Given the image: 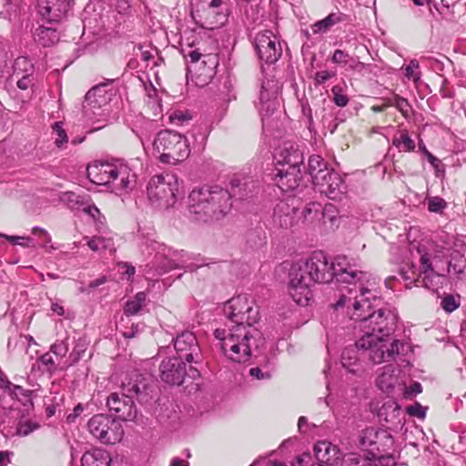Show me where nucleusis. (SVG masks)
Instances as JSON below:
<instances>
[{
	"instance_id": "nucleus-56",
	"label": "nucleus",
	"mask_w": 466,
	"mask_h": 466,
	"mask_svg": "<svg viewBox=\"0 0 466 466\" xmlns=\"http://www.w3.org/2000/svg\"><path fill=\"white\" fill-rule=\"evenodd\" d=\"M419 147L420 149V151L426 156L428 161L431 163V166L433 167H437L440 160L434 157L430 151H428V149L426 148V146L420 142L419 144Z\"/></svg>"
},
{
	"instance_id": "nucleus-64",
	"label": "nucleus",
	"mask_w": 466,
	"mask_h": 466,
	"mask_svg": "<svg viewBox=\"0 0 466 466\" xmlns=\"http://www.w3.org/2000/svg\"><path fill=\"white\" fill-rule=\"evenodd\" d=\"M394 105L398 109H400V111H403V107L407 106L409 105V103H408L407 99L400 97V96H396Z\"/></svg>"
},
{
	"instance_id": "nucleus-21",
	"label": "nucleus",
	"mask_w": 466,
	"mask_h": 466,
	"mask_svg": "<svg viewBox=\"0 0 466 466\" xmlns=\"http://www.w3.org/2000/svg\"><path fill=\"white\" fill-rule=\"evenodd\" d=\"M275 159L277 166L295 170L300 169V165L304 162V156L297 145L284 142L276 153Z\"/></svg>"
},
{
	"instance_id": "nucleus-3",
	"label": "nucleus",
	"mask_w": 466,
	"mask_h": 466,
	"mask_svg": "<svg viewBox=\"0 0 466 466\" xmlns=\"http://www.w3.org/2000/svg\"><path fill=\"white\" fill-rule=\"evenodd\" d=\"M214 336L223 355L235 363L248 362L265 344L262 333L248 325H232L228 330L217 329Z\"/></svg>"
},
{
	"instance_id": "nucleus-61",
	"label": "nucleus",
	"mask_w": 466,
	"mask_h": 466,
	"mask_svg": "<svg viewBox=\"0 0 466 466\" xmlns=\"http://www.w3.org/2000/svg\"><path fill=\"white\" fill-rule=\"evenodd\" d=\"M14 387L15 384L9 381L7 378H0V388L7 391L9 394Z\"/></svg>"
},
{
	"instance_id": "nucleus-26",
	"label": "nucleus",
	"mask_w": 466,
	"mask_h": 466,
	"mask_svg": "<svg viewBox=\"0 0 466 466\" xmlns=\"http://www.w3.org/2000/svg\"><path fill=\"white\" fill-rule=\"evenodd\" d=\"M163 256V260L157 266V271L160 275L178 268H188L193 269L192 265H185L187 262V259H185L187 253L184 250H172L171 248H168L167 253H164Z\"/></svg>"
},
{
	"instance_id": "nucleus-36",
	"label": "nucleus",
	"mask_w": 466,
	"mask_h": 466,
	"mask_svg": "<svg viewBox=\"0 0 466 466\" xmlns=\"http://www.w3.org/2000/svg\"><path fill=\"white\" fill-rule=\"evenodd\" d=\"M85 239L87 240L86 244L89 247V248L93 251H99L102 249H112L114 246L113 240L109 238L96 236L91 238L86 237Z\"/></svg>"
},
{
	"instance_id": "nucleus-5",
	"label": "nucleus",
	"mask_w": 466,
	"mask_h": 466,
	"mask_svg": "<svg viewBox=\"0 0 466 466\" xmlns=\"http://www.w3.org/2000/svg\"><path fill=\"white\" fill-rule=\"evenodd\" d=\"M152 387L143 375L134 373L123 381L121 392H112L106 399L110 411L117 414V420H133L137 417L135 399L141 404H147L150 399Z\"/></svg>"
},
{
	"instance_id": "nucleus-54",
	"label": "nucleus",
	"mask_w": 466,
	"mask_h": 466,
	"mask_svg": "<svg viewBox=\"0 0 466 466\" xmlns=\"http://www.w3.org/2000/svg\"><path fill=\"white\" fill-rule=\"evenodd\" d=\"M39 361L42 363V365L46 367L47 371L52 372L55 370V361L50 352L43 354L40 357Z\"/></svg>"
},
{
	"instance_id": "nucleus-46",
	"label": "nucleus",
	"mask_w": 466,
	"mask_h": 466,
	"mask_svg": "<svg viewBox=\"0 0 466 466\" xmlns=\"http://www.w3.org/2000/svg\"><path fill=\"white\" fill-rule=\"evenodd\" d=\"M459 307L460 302L452 295H447L441 300V308L448 313L453 312Z\"/></svg>"
},
{
	"instance_id": "nucleus-24",
	"label": "nucleus",
	"mask_w": 466,
	"mask_h": 466,
	"mask_svg": "<svg viewBox=\"0 0 466 466\" xmlns=\"http://www.w3.org/2000/svg\"><path fill=\"white\" fill-rule=\"evenodd\" d=\"M317 464L311 466H335L341 459L339 449L329 441H322L314 445Z\"/></svg>"
},
{
	"instance_id": "nucleus-34",
	"label": "nucleus",
	"mask_w": 466,
	"mask_h": 466,
	"mask_svg": "<svg viewBox=\"0 0 466 466\" xmlns=\"http://www.w3.org/2000/svg\"><path fill=\"white\" fill-rule=\"evenodd\" d=\"M35 74V66L26 56H19L15 60L12 76H31Z\"/></svg>"
},
{
	"instance_id": "nucleus-58",
	"label": "nucleus",
	"mask_w": 466,
	"mask_h": 466,
	"mask_svg": "<svg viewBox=\"0 0 466 466\" xmlns=\"http://www.w3.org/2000/svg\"><path fill=\"white\" fill-rule=\"evenodd\" d=\"M84 411V407L82 404H77L73 412L69 413L66 417V420L69 423L75 422L76 419L79 417L82 412Z\"/></svg>"
},
{
	"instance_id": "nucleus-63",
	"label": "nucleus",
	"mask_w": 466,
	"mask_h": 466,
	"mask_svg": "<svg viewBox=\"0 0 466 466\" xmlns=\"http://www.w3.org/2000/svg\"><path fill=\"white\" fill-rule=\"evenodd\" d=\"M385 378L386 374L383 373L381 376L378 379V385L380 389L388 390L389 389H391L393 385L391 383H385Z\"/></svg>"
},
{
	"instance_id": "nucleus-31",
	"label": "nucleus",
	"mask_w": 466,
	"mask_h": 466,
	"mask_svg": "<svg viewBox=\"0 0 466 466\" xmlns=\"http://www.w3.org/2000/svg\"><path fill=\"white\" fill-rule=\"evenodd\" d=\"M345 15L339 13H331L325 18L311 25L312 34H325L332 26L344 21Z\"/></svg>"
},
{
	"instance_id": "nucleus-1",
	"label": "nucleus",
	"mask_w": 466,
	"mask_h": 466,
	"mask_svg": "<svg viewBox=\"0 0 466 466\" xmlns=\"http://www.w3.org/2000/svg\"><path fill=\"white\" fill-rule=\"evenodd\" d=\"M367 273L357 269L348 262L345 256H338L334 261L329 263L327 256L322 251H315L305 260H299L294 263L289 272V293L293 300L300 306H307L312 297L311 287L316 283H329L336 280L338 283H347L353 285V288L347 287L348 294L342 293L339 299L331 305L335 310H339L345 306H352L351 319L353 318V302L356 298L360 299L363 290H368L364 299H369L370 302L379 307L380 299L371 291L363 287V280ZM350 314V311H348Z\"/></svg>"
},
{
	"instance_id": "nucleus-51",
	"label": "nucleus",
	"mask_w": 466,
	"mask_h": 466,
	"mask_svg": "<svg viewBox=\"0 0 466 466\" xmlns=\"http://www.w3.org/2000/svg\"><path fill=\"white\" fill-rule=\"evenodd\" d=\"M422 391V386L420 382L415 381L410 387L404 388V398L410 399L412 396H415Z\"/></svg>"
},
{
	"instance_id": "nucleus-14",
	"label": "nucleus",
	"mask_w": 466,
	"mask_h": 466,
	"mask_svg": "<svg viewBox=\"0 0 466 466\" xmlns=\"http://www.w3.org/2000/svg\"><path fill=\"white\" fill-rule=\"evenodd\" d=\"M222 0H211L203 3H192L191 15L194 20L203 27L214 28L222 25L225 17L220 12Z\"/></svg>"
},
{
	"instance_id": "nucleus-30",
	"label": "nucleus",
	"mask_w": 466,
	"mask_h": 466,
	"mask_svg": "<svg viewBox=\"0 0 466 466\" xmlns=\"http://www.w3.org/2000/svg\"><path fill=\"white\" fill-rule=\"evenodd\" d=\"M449 275H453L457 279L464 278L466 268V258L463 254L458 250H453L448 259Z\"/></svg>"
},
{
	"instance_id": "nucleus-52",
	"label": "nucleus",
	"mask_w": 466,
	"mask_h": 466,
	"mask_svg": "<svg viewBox=\"0 0 466 466\" xmlns=\"http://www.w3.org/2000/svg\"><path fill=\"white\" fill-rule=\"evenodd\" d=\"M407 413L417 418H424L426 411L420 403H415L414 405L407 407Z\"/></svg>"
},
{
	"instance_id": "nucleus-38",
	"label": "nucleus",
	"mask_w": 466,
	"mask_h": 466,
	"mask_svg": "<svg viewBox=\"0 0 466 466\" xmlns=\"http://www.w3.org/2000/svg\"><path fill=\"white\" fill-rule=\"evenodd\" d=\"M304 220L308 223H313L321 218V206L319 203H309L303 209Z\"/></svg>"
},
{
	"instance_id": "nucleus-32",
	"label": "nucleus",
	"mask_w": 466,
	"mask_h": 466,
	"mask_svg": "<svg viewBox=\"0 0 466 466\" xmlns=\"http://www.w3.org/2000/svg\"><path fill=\"white\" fill-rule=\"evenodd\" d=\"M400 275L405 281H409L406 284L409 289L411 287V284L416 286H419V283L422 284L423 274H421V268L418 271L417 267L413 263L402 267L400 270Z\"/></svg>"
},
{
	"instance_id": "nucleus-28",
	"label": "nucleus",
	"mask_w": 466,
	"mask_h": 466,
	"mask_svg": "<svg viewBox=\"0 0 466 466\" xmlns=\"http://www.w3.org/2000/svg\"><path fill=\"white\" fill-rule=\"evenodd\" d=\"M112 458L103 449H92L86 451L81 458L82 466H111Z\"/></svg>"
},
{
	"instance_id": "nucleus-29",
	"label": "nucleus",
	"mask_w": 466,
	"mask_h": 466,
	"mask_svg": "<svg viewBox=\"0 0 466 466\" xmlns=\"http://www.w3.org/2000/svg\"><path fill=\"white\" fill-rule=\"evenodd\" d=\"M332 179L323 195L332 200H341L348 192V186L340 174L333 175Z\"/></svg>"
},
{
	"instance_id": "nucleus-62",
	"label": "nucleus",
	"mask_w": 466,
	"mask_h": 466,
	"mask_svg": "<svg viewBox=\"0 0 466 466\" xmlns=\"http://www.w3.org/2000/svg\"><path fill=\"white\" fill-rule=\"evenodd\" d=\"M138 332H139L138 325L133 324L131 327V329L129 331L124 332L123 336L127 339H132V338H135Z\"/></svg>"
},
{
	"instance_id": "nucleus-55",
	"label": "nucleus",
	"mask_w": 466,
	"mask_h": 466,
	"mask_svg": "<svg viewBox=\"0 0 466 466\" xmlns=\"http://www.w3.org/2000/svg\"><path fill=\"white\" fill-rule=\"evenodd\" d=\"M348 57H349L348 53L344 52L343 50L337 49L333 53L331 61L335 64H346Z\"/></svg>"
},
{
	"instance_id": "nucleus-4",
	"label": "nucleus",
	"mask_w": 466,
	"mask_h": 466,
	"mask_svg": "<svg viewBox=\"0 0 466 466\" xmlns=\"http://www.w3.org/2000/svg\"><path fill=\"white\" fill-rule=\"evenodd\" d=\"M231 208V194L219 187H196L187 198L188 213L192 219L199 222L219 220Z\"/></svg>"
},
{
	"instance_id": "nucleus-16",
	"label": "nucleus",
	"mask_w": 466,
	"mask_h": 466,
	"mask_svg": "<svg viewBox=\"0 0 466 466\" xmlns=\"http://www.w3.org/2000/svg\"><path fill=\"white\" fill-rule=\"evenodd\" d=\"M108 83H102L92 87L86 95L83 108L87 117L100 116L105 111L114 96L113 89H108Z\"/></svg>"
},
{
	"instance_id": "nucleus-43",
	"label": "nucleus",
	"mask_w": 466,
	"mask_h": 466,
	"mask_svg": "<svg viewBox=\"0 0 466 466\" xmlns=\"http://www.w3.org/2000/svg\"><path fill=\"white\" fill-rule=\"evenodd\" d=\"M6 238L13 245H19L24 248H28L33 246V238L30 237H17V236H7L5 234H0V238Z\"/></svg>"
},
{
	"instance_id": "nucleus-57",
	"label": "nucleus",
	"mask_w": 466,
	"mask_h": 466,
	"mask_svg": "<svg viewBox=\"0 0 466 466\" xmlns=\"http://www.w3.org/2000/svg\"><path fill=\"white\" fill-rule=\"evenodd\" d=\"M187 40V49H192L194 46L197 47H199L201 46L202 47V52L203 53H213V51H208L207 48H206V44L203 40H200V41H198L196 42L195 40L192 41V42H189L188 39H186ZM214 50V53H217L216 50H217V47H213L212 48Z\"/></svg>"
},
{
	"instance_id": "nucleus-39",
	"label": "nucleus",
	"mask_w": 466,
	"mask_h": 466,
	"mask_svg": "<svg viewBox=\"0 0 466 466\" xmlns=\"http://www.w3.org/2000/svg\"><path fill=\"white\" fill-rule=\"evenodd\" d=\"M16 81V86L23 91L32 89L34 90L36 84V76H12Z\"/></svg>"
},
{
	"instance_id": "nucleus-33",
	"label": "nucleus",
	"mask_w": 466,
	"mask_h": 466,
	"mask_svg": "<svg viewBox=\"0 0 466 466\" xmlns=\"http://www.w3.org/2000/svg\"><path fill=\"white\" fill-rule=\"evenodd\" d=\"M147 295L145 292H137L132 299L127 301L124 307V313L127 316H134L138 314L146 306Z\"/></svg>"
},
{
	"instance_id": "nucleus-44",
	"label": "nucleus",
	"mask_w": 466,
	"mask_h": 466,
	"mask_svg": "<svg viewBox=\"0 0 466 466\" xmlns=\"http://www.w3.org/2000/svg\"><path fill=\"white\" fill-rule=\"evenodd\" d=\"M331 92L333 94V101L338 106L343 107L348 105L349 97L342 93V88L339 86H334L331 88Z\"/></svg>"
},
{
	"instance_id": "nucleus-22",
	"label": "nucleus",
	"mask_w": 466,
	"mask_h": 466,
	"mask_svg": "<svg viewBox=\"0 0 466 466\" xmlns=\"http://www.w3.org/2000/svg\"><path fill=\"white\" fill-rule=\"evenodd\" d=\"M295 198L280 200L274 208L273 222L281 228H289L295 225L298 208Z\"/></svg>"
},
{
	"instance_id": "nucleus-11",
	"label": "nucleus",
	"mask_w": 466,
	"mask_h": 466,
	"mask_svg": "<svg viewBox=\"0 0 466 466\" xmlns=\"http://www.w3.org/2000/svg\"><path fill=\"white\" fill-rule=\"evenodd\" d=\"M182 53L192 64L189 70L199 71L197 77L202 85L208 83L215 76L219 64L217 53H203L201 46L188 50L182 48Z\"/></svg>"
},
{
	"instance_id": "nucleus-42",
	"label": "nucleus",
	"mask_w": 466,
	"mask_h": 466,
	"mask_svg": "<svg viewBox=\"0 0 466 466\" xmlns=\"http://www.w3.org/2000/svg\"><path fill=\"white\" fill-rule=\"evenodd\" d=\"M447 203L446 201L439 197H434L429 199L428 202V209L432 213H442V211L446 208Z\"/></svg>"
},
{
	"instance_id": "nucleus-15",
	"label": "nucleus",
	"mask_w": 466,
	"mask_h": 466,
	"mask_svg": "<svg viewBox=\"0 0 466 466\" xmlns=\"http://www.w3.org/2000/svg\"><path fill=\"white\" fill-rule=\"evenodd\" d=\"M177 358H179L189 364H199L202 362L201 349L196 335L188 330H184L173 339Z\"/></svg>"
},
{
	"instance_id": "nucleus-49",
	"label": "nucleus",
	"mask_w": 466,
	"mask_h": 466,
	"mask_svg": "<svg viewBox=\"0 0 466 466\" xmlns=\"http://www.w3.org/2000/svg\"><path fill=\"white\" fill-rule=\"evenodd\" d=\"M337 217V209L334 205L327 204L321 208V218L328 219L331 224L334 223Z\"/></svg>"
},
{
	"instance_id": "nucleus-25",
	"label": "nucleus",
	"mask_w": 466,
	"mask_h": 466,
	"mask_svg": "<svg viewBox=\"0 0 466 466\" xmlns=\"http://www.w3.org/2000/svg\"><path fill=\"white\" fill-rule=\"evenodd\" d=\"M275 174V181L277 186L282 191H289L296 189L301 180L300 169H291L289 167H277Z\"/></svg>"
},
{
	"instance_id": "nucleus-27",
	"label": "nucleus",
	"mask_w": 466,
	"mask_h": 466,
	"mask_svg": "<svg viewBox=\"0 0 466 466\" xmlns=\"http://www.w3.org/2000/svg\"><path fill=\"white\" fill-rule=\"evenodd\" d=\"M55 25L50 26L40 25L34 33L35 41L44 46L49 47L56 45L60 39V33Z\"/></svg>"
},
{
	"instance_id": "nucleus-37",
	"label": "nucleus",
	"mask_w": 466,
	"mask_h": 466,
	"mask_svg": "<svg viewBox=\"0 0 466 466\" xmlns=\"http://www.w3.org/2000/svg\"><path fill=\"white\" fill-rule=\"evenodd\" d=\"M345 466H379L375 458H362L359 454L350 453L344 459Z\"/></svg>"
},
{
	"instance_id": "nucleus-13",
	"label": "nucleus",
	"mask_w": 466,
	"mask_h": 466,
	"mask_svg": "<svg viewBox=\"0 0 466 466\" xmlns=\"http://www.w3.org/2000/svg\"><path fill=\"white\" fill-rule=\"evenodd\" d=\"M359 443L362 450L367 451L375 458L380 453L391 451L394 439L387 430L370 427L361 431Z\"/></svg>"
},
{
	"instance_id": "nucleus-8",
	"label": "nucleus",
	"mask_w": 466,
	"mask_h": 466,
	"mask_svg": "<svg viewBox=\"0 0 466 466\" xmlns=\"http://www.w3.org/2000/svg\"><path fill=\"white\" fill-rule=\"evenodd\" d=\"M177 181L173 175L153 176L147 186L149 204L157 209H168L177 202Z\"/></svg>"
},
{
	"instance_id": "nucleus-17",
	"label": "nucleus",
	"mask_w": 466,
	"mask_h": 466,
	"mask_svg": "<svg viewBox=\"0 0 466 466\" xmlns=\"http://www.w3.org/2000/svg\"><path fill=\"white\" fill-rule=\"evenodd\" d=\"M254 47L259 59L267 64L275 63L282 55V48L277 43L276 35L269 30L256 35Z\"/></svg>"
},
{
	"instance_id": "nucleus-59",
	"label": "nucleus",
	"mask_w": 466,
	"mask_h": 466,
	"mask_svg": "<svg viewBox=\"0 0 466 466\" xmlns=\"http://www.w3.org/2000/svg\"><path fill=\"white\" fill-rule=\"evenodd\" d=\"M249 374L258 380H264V379L269 378V374L268 372H266V373L262 372L261 369H259V368L250 369Z\"/></svg>"
},
{
	"instance_id": "nucleus-40",
	"label": "nucleus",
	"mask_w": 466,
	"mask_h": 466,
	"mask_svg": "<svg viewBox=\"0 0 466 466\" xmlns=\"http://www.w3.org/2000/svg\"><path fill=\"white\" fill-rule=\"evenodd\" d=\"M60 199L66 203L70 208H77L84 204L83 198L74 192H65Z\"/></svg>"
},
{
	"instance_id": "nucleus-50",
	"label": "nucleus",
	"mask_w": 466,
	"mask_h": 466,
	"mask_svg": "<svg viewBox=\"0 0 466 466\" xmlns=\"http://www.w3.org/2000/svg\"><path fill=\"white\" fill-rule=\"evenodd\" d=\"M68 351V346L64 340L56 341L50 348V352L57 357H65Z\"/></svg>"
},
{
	"instance_id": "nucleus-48",
	"label": "nucleus",
	"mask_w": 466,
	"mask_h": 466,
	"mask_svg": "<svg viewBox=\"0 0 466 466\" xmlns=\"http://www.w3.org/2000/svg\"><path fill=\"white\" fill-rule=\"evenodd\" d=\"M375 460L379 466H396V461L390 451L380 453Z\"/></svg>"
},
{
	"instance_id": "nucleus-7",
	"label": "nucleus",
	"mask_w": 466,
	"mask_h": 466,
	"mask_svg": "<svg viewBox=\"0 0 466 466\" xmlns=\"http://www.w3.org/2000/svg\"><path fill=\"white\" fill-rule=\"evenodd\" d=\"M154 150L165 164L176 165L187 159L190 154L189 142L180 133L165 129L157 133L153 141Z\"/></svg>"
},
{
	"instance_id": "nucleus-53",
	"label": "nucleus",
	"mask_w": 466,
	"mask_h": 466,
	"mask_svg": "<svg viewBox=\"0 0 466 466\" xmlns=\"http://www.w3.org/2000/svg\"><path fill=\"white\" fill-rule=\"evenodd\" d=\"M334 76H335V73L329 72L328 70L318 71L315 74L314 80L317 85H321V84H324L325 82H327L328 80H329Z\"/></svg>"
},
{
	"instance_id": "nucleus-60",
	"label": "nucleus",
	"mask_w": 466,
	"mask_h": 466,
	"mask_svg": "<svg viewBox=\"0 0 466 466\" xmlns=\"http://www.w3.org/2000/svg\"><path fill=\"white\" fill-rule=\"evenodd\" d=\"M130 8V5L127 0H117L116 9L119 14H127Z\"/></svg>"
},
{
	"instance_id": "nucleus-23",
	"label": "nucleus",
	"mask_w": 466,
	"mask_h": 466,
	"mask_svg": "<svg viewBox=\"0 0 466 466\" xmlns=\"http://www.w3.org/2000/svg\"><path fill=\"white\" fill-rule=\"evenodd\" d=\"M278 82L266 79L261 82L258 96V110L262 115H271L277 108Z\"/></svg>"
},
{
	"instance_id": "nucleus-10",
	"label": "nucleus",
	"mask_w": 466,
	"mask_h": 466,
	"mask_svg": "<svg viewBox=\"0 0 466 466\" xmlns=\"http://www.w3.org/2000/svg\"><path fill=\"white\" fill-rule=\"evenodd\" d=\"M89 432L104 444H115L124 436L122 423L105 414L94 415L87 423Z\"/></svg>"
},
{
	"instance_id": "nucleus-41",
	"label": "nucleus",
	"mask_w": 466,
	"mask_h": 466,
	"mask_svg": "<svg viewBox=\"0 0 466 466\" xmlns=\"http://www.w3.org/2000/svg\"><path fill=\"white\" fill-rule=\"evenodd\" d=\"M53 131L56 134L57 137L55 139L56 147H61L64 144L67 143L68 137L63 128V122H55L53 125Z\"/></svg>"
},
{
	"instance_id": "nucleus-35",
	"label": "nucleus",
	"mask_w": 466,
	"mask_h": 466,
	"mask_svg": "<svg viewBox=\"0 0 466 466\" xmlns=\"http://www.w3.org/2000/svg\"><path fill=\"white\" fill-rule=\"evenodd\" d=\"M392 145L396 147L400 151L411 152L415 149V142L410 137L408 131L403 130L400 132L399 137H394L392 139Z\"/></svg>"
},
{
	"instance_id": "nucleus-6",
	"label": "nucleus",
	"mask_w": 466,
	"mask_h": 466,
	"mask_svg": "<svg viewBox=\"0 0 466 466\" xmlns=\"http://www.w3.org/2000/svg\"><path fill=\"white\" fill-rule=\"evenodd\" d=\"M88 179L96 185L110 188L116 195L131 190L136 183V174L123 159L94 161L86 167Z\"/></svg>"
},
{
	"instance_id": "nucleus-18",
	"label": "nucleus",
	"mask_w": 466,
	"mask_h": 466,
	"mask_svg": "<svg viewBox=\"0 0 466 466\" xmlns=\"http://www.w3.org/2000/svg\"><path fill=\"white\" fill-rule=\"evenodd\" d=\"M308 171L315 188L323 194L331 183L333 175H339L320 156L313 155L309 159Z\"/></svg>"
},
{
	"instance_id": "nucleus-9",
	"label": "nucleus",
	"mask_w": 466,
	"mask_h": 466,
	"mask_svg": "<svg viewBox=\"0 0 466 466\" xmlns=\"http://www.w3.org/2000/svg\"><path fill=\"white\" fill-rule=\"evenodd\" d=\"M223 310L233 325L253 326L259 319L258 307L246 294L238 295L227 301Z\"/></svg>"
},
{
	"instance_id": "nucleus-2",
	"label": "nucleus",
	"mask_w": 466,
	"mask_h": 466,
	"mask_svg": "<svg viewBox=\"0 0 466 466\" xmlns=\"http://www.w3.org/2000/svg\"><path fill=\"white\" fill-rule=\"evenodd\" d=\"M368 290H363L360 299H354L353 318L360 321L361 336L355 343L359 350H362L373 364L390 361L404 350L405 344L398 339H391L398 317L389 309H375L369 299H364Z\"/></svg>"
},
{
	"instance_id": "nucleus-12",
	"label": "nucleus",
	"mask_w": 466,
	"mask_h": 466,
	"mask_svg": "<svg viewBox=\"0 0 466 466\" xmlns=\"http://www.w3.org/2000/svg\"><path fill=\"white\" fill-rule=\"evenodd\" d=\"M159 371L161 380L170 385L183 384L186 377L192 380L200 377L198 368L190 364L187 370L185 360L177 357L164 359L159 366Z\"/></svg>"
},
{
	"instance_id": "nucleus-45",
	"label": "nucleus",
	"mask_w": 466,
	"mask_h": 466,
	"mask_svg": "<svg viewBox=\"0 0 466 466\" xmlns=\"http://www.w3.org/2000/svg\"><path fill=\"white\" fill-rule=\"evenodd\" d=\"M39 425L37 423H33L31 421H23L20 422L16 429V434L19 436H27L32 433L34 431L38 429Z\"/></svg>"
},
{
	"instance_id": "nucleus-19",
	"label": "nucleus",
	"mask_w": 466,
	"mask_h": 466,
	"mask_svg": "<svg viewBox=\"0 0 466 466\" xmlns=\"http://www.w3.org/2000/svg\"><path fill=\"white\" fill-rule=\"evenodd\" d=\"M421 274H423L422 287L431 289L433 287V278H445L449 275L448 260L441 255H435L431 260L427 254L420 257Z\"/></svg>"
},
{
	"instance_id": "nucleus-47",
	"label": "nucleus",
	"mask_w": 466,
	"mask_h": 466,
	"mask_svg": "<svg viewBox=\"0 0 466 466\" xmlns=\"http://www.w3.org/2000/svg\"><path fill=\"white\" fill-rule=\"evenodd\" d=\"M419 68V62L416 59L410 60V64L405 67V76L409 79H412L414 82H418L420 78V75L414 73L415 69Z\"/></svg>"
},
{
	"instance_id": "nucleus-20",
	"label": "nucleus",
	"mask_w": 466,
	"mask_h": 466,
	"mask_svg": "<svg viewBox=\"0 0 466 466\" xmlns=\"http://www.w3.org/2000/svg\"><path fill=\"white\" fill-rule=\"evenodd\" d=\"M72 0H38V13L50 25H57L71 8Z\"/></svg>"
}]
</instances>
